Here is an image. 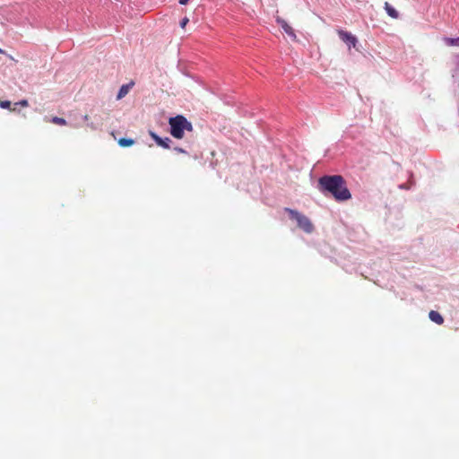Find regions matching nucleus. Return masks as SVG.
Masks as SVG:
<instances>
[{
    "instance_id": "nucleus-1",
    "label": "nucleus",
    "mask_w": 459,
    "mask_h": 459,
    "mask_svg": "<svg viewBox=\"0 0 459 459\" xmlns=\"http://www.w3.org/2000/svg\"><path fill=\"white\" fill-rule=\"evenodd\" d=\"M318 186L322 192L330 193L339 202L347 201L351 197L346 182L341 175L321 177Z\"/></svg>"
},
{
    "instance_id": "nucleus-2",
    "label": "nucleus",
    "mask_w": 459,
    "mask_h": 459,
    "mask_svg": "<svg viewBox=\"0 0 459 459\" xmlns=\"http://www.w3.org/2000/svg\"><path fill=\"white\" fill-rule=\"evenodd\" d=\"M169 125L170 126L171 135L177 139H182L185 131H193L192 124L181 115L170 117L169 119Z\"/></svg>"
},
{
    "instance_id": "nucleus-3",
    "label": "nucleus",
    "mask_w": 459,
    "mask_h": 459,
    "mask_svg": "<svg viewBox=\"0 0 459 459\" xmlns=\"http://www.w3.org/2000/svg\"><path fill=\"white\" fill-rule=\"evenodd\" d=\"M285 212L289 213L291 220H295L297 221L298 227L303 231L306 233L313 232L314 225L306 215L290 208H285Z\"/></svg>"
},
{
    "instance_id": "nucleus-4",
    "label": "nucleus",
    "mask_w": 459,
    "mask_h": 459,
    "mask_svg": "<svg viewBox=\"0 0 459 459\" xmlns=\"http://www.w3.org/2000/svg\"><path fill=\"white\" fill-rule=\"evenodd\" d=\"M338 35H339L340 39L344 43H346L348 45L349 49H351V47L352 48L356 47L358 39L351 32H348V31L343 30H338Z\"/></svg>"
},
{
    "instance_id": "nucleus-5",
    "label": "nucleus",
    "mask_w": 459,
    "mask_h": 459,
    "mask_svg": "<svg viewBox=\"0 0 459 459\" xmlns=\"http://www.w3.org/2000/svg\"><path fill=\"white\" fill-rule=\"evenodd\" d=\"M276 22L281 27V29L284 30V32L290 36V38H292L293 39H296V34L294 32V30L291 28V26H290L288 24V22L283 20L282 18L281 17H277L276 18Z\"/></svg>"
},
{
    "instance_id": "nucleus-6",
    "label": "nucleus",
    "mask_w": 459,
    "mask_h": 459,
    "mask_svg": "<svg viewBox=\"0 0 459 459\" xmlns=\"http://www.w3.org/2000/svg\"><path fill=\"white\" fill-rule=\"evenodd\" d=\"M150 135L152 136V138L156 142V143L162 147V148H165V149H169V143L171 142L169 138L166 137L164 139H162L161 137H160L158 134H156L155 133L153 132H150Z\"/></svg>"
},
{
    "instance_id": "nucleus-7",
    "label": "nucleus",
    "mask_w": 459,
    "mask_h": 459,
    "mask_svg": "<svg viewBox=\"0 0 459 459\" xmlns=\"http://www.w3.org/2000/svg\"><path fill=\"white\" fill-rule=\"evenodd\" d=\"M429 317L431 321L437 325H442L444 323L443 316L437 311L431 310L429 314Z\"/></svg>"
},
{
    "instance_id": "nucleus-8",
    "label": "nucleus",
    "mask_w": 459,
    "mask_h": 459,
    "mask_svg": "<svg viewBox=\"0 0 459 459\" xmlns=\"http://www.w3.org/2000/svg\"><path fill=\"white\" fill-rule=\"evenodd\" d=\"M134 82H132L129 84H124L120 87L118 93L117 95V100L123 99L129 91L130 88L133 87Z\"/></svg>"
},
{
    "instance_id": "nucleus-9",
    "label": "nucleus",
    "mask_w": 459,
    "mask_h": 459,
    "mask_svg": "<svg viewBox=\"0 0 459 459\" xmlns=\"http://www.w3.org/2000/svg\"><path fill=\"white\" fill-rule=\"evenodd\" d=\"M385 9L390 17L394 19H397L399 17L398 12L388 2L385 3Z\"/></svg>"
},
{
    "instance_id": "nucleus-10",
    "label": "nucleus",
    "mask_w": 459,
    "mask_h": 459,
    "mask_svg": "<svg viewBox=\"0 0 459 459\" xmlns=\"http://www.w3.org/2000/svg\"><path fill=\"white\" fill-rule=\"evenodd\" d=\"M134 143V141L130 138H120L118 140V144L121 147H129L132 146Z\"/></svg>"
},
{
    "instance_id": "nucleus-11",
    "label": "nucleus",
    "mask_w": 459,
    "mask_h": 459,
    "mask_svg": "<svg viewBox=\"0 0 459 459\" xmlns=\"http://www.w3.org/2000/svg\"><path fill=\"white\" fill-rule=\"evenodd\" d=\"M444 42L447 45V46H457L459 47V37L458 38H455V39H453V38H444Z\"/></svg>"
},
{
    "instance_id": "nucleus-12",
    "label": "nucleus",
    "mask_w": 459,
    "mask_h": 459,
    "mask_svg": "<svg viewBox=\"0 0 459 459\" xmlns=\"http://www.w3.org/2000/svg\"><path fill=\"white\" fill-rule=\"evenodd\" d=\"M51 122L55 125H58V126H65L66 125V120L63 117H53L51 118Z\"/></svg>"
},
{
    "instance_id": "nucleus-13",
    "label": "nucleus",
    "mask_w": 459,
    "mask_h": 459,
    "mask_svg": "<svg viewBox=\"0 0 459 459\" xmlns=\"http://www.w3.org/2000/svg\"><path fill=\"white\" fill-rule=\"evenodd\" d=\"M0 107L2 108H8L11 111L15 110V108H11V101H9V100H0Z\"/></svg>"
},
{
    "instance_id": "nucleus-14",
    "label": "nucleus",
    "mask_w": 459,
    "mask_h": 459,
    "mask_svg": "<svg viewBox=\"0 0 459 459\" xmlns=\"http://www.w3.org/2000/svg\"><path fill=\"white\" fill-rule=\"evenodd\" d=\"M14 105H15V106L20 105V106H22V107H24V108H25V107H28V106H29V102H28V100H21V101H19V102H16Z\"/></svg>"
},
{
    "instance_id": "nucleus-15",
    "label": "nucleus",
    "mask_w": 459,
    "mask_h": 459,
    "mask_svg": "<svg viewBox=\"0 0 459 459\" xmlns=\"http://www.w3.org/2000/svg\"><path fill=\"white\" fill-rule=\"evenodd\" d=\"M188 22H189L188 18H186V17L183 18L182 21L180 22L181 28L184 29L186 26V24L188 23Z\"/></svg>"
},
{
    "instance_id": "nucleus-16",
    "label": "nucleus",
    "mask_w": 459,
    "mask_h": 459,
    "mask_svg": "<svg viewBox=\"0 0 459 459\" xmlns=\"http://www.w3.org/2000/svg\"><path fill=\"white\" fill-rule=\"evenodd\" d=\"M175 151L179 152V153H186V152L184 149L180 148V147H176Z\"/></svg>"
},
{
    "instance_id": "nucleus-17",
    "label": "nucleus",
    "mask_w": 459,
    "mask_h": 459,
    "mask_svg": "<svg viewBox=\"0 0 459 459\" xmlns=\"http://www.w3.org/2000/svg\"><path fill=\"white\" fill-rule=\"evenodd\" d=\"M88 126H89L91 129H92V130L97 129V126H96L93 123H90V124H88Z\"/></svg>"
},
{
    "instance_id": "nucleus-18",
    "label": "nucleus",
    "mask_w": 459,
    "mask_h": 459,
    "mask_svg": "<svg viewBox=\"0 0 459 459\" xmlns=\"http://www.w3.org/2000/svg\"><path fill=\"white\" fill-rule=\"evenodd\" d=\"M188 1L189 0H179V4L185 5L188 3Z\"/></svg>"
},
{
    "instance_id": "nucleus-19",
    "label": "nucleus",
    "mask_w": 459,
    "mask_h": 459,
    "mask_svg": "<svg viewBox=\"0 0 459 459\" xmlns=\"http://www.w3.org/2000/svg\"><path fill=\"white\" fill-rule=\"evenodd\" d=\"M83 119H84L85 121H88V120H89V116H88V115H85V116L83 117Z\"/></svg>"
},
{
    "instance_id": "nucleus-20",
    "label": "nucleus",
    "mask_w": 459,
    "mask_h": 459,
    "mask_svg": "<svg viewBox=\"0 0 459 459\" xmlns=\"http://www.w3.org/2000/svg\"><path fill=\"white\" fill-rule=\"evenodd\" d=\"M4 51L2 48H0V54H4Z\"/></svg>"
}]
</instances>
